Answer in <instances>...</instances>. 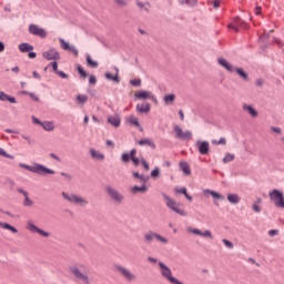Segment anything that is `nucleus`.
Returning <instances> with one entry per match:
<instances>
[{
  "instance_id": "nucleus-1",
  "label": "nucleus",
  "mask_w": 284,
  "mask_h": 284,
  "mask_svg": "<svg viewBox=\"0 0 284 284\" xmlns=\"http://www.w3.org/2000/svg\"><path fill=\"white\" fill-rule=\"evenodd\" d=\"M159 272L164 281H168L170 284H183L179 278L172 276V270L170 266L165 265L163 262H159Z\"/></svg>"
},
{
  "instance_id": "nucleus-2",
  "label": "nucleus",
  "mask_w": 284,
  "mask_h": 284,
  "mask_svg": "<svg viewBox=\"0 0 284 284\" xmlns=\"http://www.w3.org/2000/svg\"><path fill=\"white\" fill-rule=\"evenodd\" d=\"M163 199L166 203V207L169 210H172V212H175V214H179L180 216H187V211L185 209L181 207V203L176 202L174 199L163 195Z\"/></svg>"
},
{
  "instance_id": "nucleus-3",
  "label": "nucleus",
  "mask_w": 284,
  "mask_h": 284,
  "mask_svg": "<svg viewBox=\"0 0 284 284\" xmlns=\"http://www.w3.org/2000/svg\"><path fill=\"white\" fill-rule=\"evenodd\" d=\"M20 168H23L24 170H28L29 172H33L34 174H54V171L51 169L45 168L42 164H33V165H28L20 163Z\"/></svg>"
},
{
  "instance_id": "nucleus-4",
  "label": "nucleus",
  "mask_w": 284,
  "mask_h": 284,
  "mask_svg": "<svg viewBox=\"0 0 284 284\" xmlns=\"http://www.w3.org/2000/svg\"><path fill=\"white\" fill-rule=\"evenodd\" d=\"M114 270L128 283H134V281H136V274L132 273V271H130L128 267L122 266V265H115Z\"/></svg>"
},
{
  "instance_id": "nucleus-5",
  "label": "nucleus",
  "mask_w": 284,
  "mask_h": 284,
  "mask_svg": "<svg viewBox=\"0 0 284 284\" xmlns=\"http://www.w3.org/2000/svg\"><path fill=\"white\" fill-rule=\"evenodd\" d=\"M271 201H273L275 207H280L284 210V195L283 192L274 189L273 191L270 192L268 194Z\"/></svg>"
},
{
  "instance_id": "nucleus-6",
  "label": "nucleus",
  "mask_w": 284,
  "mask_h": 284,
  "mask_svg": "<svg viewBox=\"0 0 284 284\" xmlns=\"http://www.w3.org/2000/svg\"><path fill=\"white\" fill-rule=\"evenodd\" d=\"M186 232L189 234H194V236H201L202 239H210L211 241L214 239V235L212 234V231H210V230L201 231L199 229L187 226Z\"/></svg>"
},
{
  "instance_id": "nucleus-7",
  "label": "nucleus",
  "mask_w": 284,
  "mask_h": 284,
  "mask_svg": "<svg viewBox=\"0 0 284 284\" xmlns=\"http://www.w3.org/2000/svg\"><path fill=\"white\" fill-rule=\"evenodd\" d=\"M26 230L29 232H32L33 234H39L40 236H43L44 239H48L50 236V233L43 231L42 229H39V226L34 225V221L28 220L26 224Z\"/></svg>"
},
{
  "instance_id": "nucleus-8",
  "label": "nucleus",
  "mask_w": 284,
  "mask_h": 284,
  "mask_svg": "<svg viewBox=\"0 0 284 284\" xmlns=\"http://www.w3.org/2000/svg\"><path fill=\"white\" fill-rule=\"evenodd\" d=\"M105 192L108 193L110 199H112V201H114L115 203H123L124 196L116 189L112 187L111 185H106Z\"/></svg>"
},
{
  "instance_id": "nucleus-9",
  "label": "nucleus",
  "mask_w": 284,
  "mask_h": 284,
  "mask_svg": "<svg viewBox=\"0 0 284 284\" xmlns=\"http://www.w3.org/2000/svg\"><path fill=\"white\" fill-rule=\"evenodd\" d=\"M135 99H139L140 101H153V103H156V95H154V93H152V91H136L134 93Z\"/></svg>"
},
{
  "instance_id": "nucleus-10",
  "label": "nucleus",
  "mask_w": 284,
  "mask_h": 284,
  "mask_svg": "<svg viewBox=\"0 0 284 284\" xmlns=\"http://www.w3.org/2000/svg\"><path fill=\"white\" fill-rule=\"evenodd\" d=\"M29 32H30V34H33L34 37H40V39H45V37H48V31H45V29H43L37 24H30Z\"/></svg>"
},
{
  "instance_id": "nucleus-11",
  "label": "nucleus",
  "mask_w": 284,
  "mask_h": 284,
  "mask_svg": "<svg viewBox=\"0 0 284 284\" xmlns=\"http://www.w3.org/2000/svg\"><path fill=\"white\" fill-rule=\"evenodd\" d=\"M175 138L182 139L183 141L192 140V131H183L180 125L174 126Z\"/></svg>"
},
{
  "instance_id": "nucleus-12",
  "label": "nucleus",
  "mask_w": 284,
  "mask_h": 284,
  "mask_svg": "<svg viewBox=\"0 0 284 284\" xmlns=\"http://www.w3.org/2000/svg\"><path fill=\"white\" fill-rule=\"evenodd\" d=\"M195 148L200 152V154H202L203 156L210 154V142H207V141L199 140L195 143Z\"/></svg>"
},
{
  "instance_id": "nucleus-13",
  "label": "nucleus",
  "mask_w": 284,
  "mask_h": 284,
  "mask_svg": "<svg viewBox=\"0 0 284 284\" xmlns=\"http://www.w3.org/2000/svg\"><path fill=\"white\" fill-rule=\"evenodd\" d=\"M229 28L231 30H234L235 32H239L241 28H247V23L243 22V20H241L240 18H234L232 22L229 24Z\"/></svg>"
},
{
  "instance_id": "nucleus-14",
  "label": "nucleus",
  "mask_w": 284,
  "mask_h": 284,
  "mask_svg": "<svg viewBox=\"0 0 284 284\" xmlns=\"http://www.w3.org/2000/svg\"><path fill=\"white\" fill-rule=\"evenodd\" d=\"M42 55L47 61H59L61 59V54L54 49L43 52Z\"/></svg>"
},
{
  "instance_id": "nucleus-15",
  "label": "nucleus",
  "mask_w": 284,
  "mask_h": 284,
  "mask_svg": "<svg viewBox=\"0 0 284 284\" xmlns=\"http://www.w3.org/2000/svg\"><path fill=\"white\" fill-rule=\"evenodd\" d=\"M19 194H22L24 197L22 205L24 207H32L34 205V201L30 199V194L27 191H23V189H18Z\"/></svg>"
},
{
  "instance_id": "nucleus-16",
  "label": "nucleus",
  "mask_w": 284,
  "mask_h": 284,
  "mask_svg": "<svg viewBox=\"0 0 284 284\" xmlns=\"http://www.w3.org/2000/svg\"><path fill=\"white\" fill-rule=\"evenodd\" d=\"M242 110L244 112H246V114H250V116H252V119H256L258 116V111L256 109H254V105H252V104L244 103L242 105Z\"/></svg>"
},
{
  "instance_id": "nucleus-17",
  "label": "nucleus",
  "mask_w": 284,
  "mask_h": 284,
  "mask_svg": "<svg viewBox=\"0 0 284 284\" xmlns=\"http://www.w3.org/2000/svg\"><path fill=\"white\" fill-rule=\"evenodd\" d=\"M88 200L81 195H72V204L78 205V207H85L88 205Z\"/></svg>"
},
{
  "instance_id": "nucleus-18",
  "label": "nucleus",
  "mask_w": 284,
  "mask_h": 284,
  "mask_svg": "<svg viewBox=\"0 0 284 284\" xmlns=\"http://www.w3.org/2000/svg\"><path fill=\"white\" fill-rule=\"evenodd\" d=\"M89 154L93 161H105V154L101 153L100 151H97V149H90Z\"/></svg>"
},
{
  "instance_id": "nucleus-19",
  "label": "nucleus",
  "mask_w": 284,
  "mask_h": 284,
  "mask_svg": "<svg viewBox=\"0 0 284 284\" xmlns=\"http://www.w3.org/2000/svg\"><path fill=\"white\" fill-rule=\"evenodd\" d=\"M217 63L227 72H234V70H236V67L232 65V63L224 58H219Z\"/></svg>"
},
{
  "instance_id": "nucleus-20",
  "label": "nucleus",
  "mask_w": 284,
  "mask_h": 284,
  "mask_svg": "<svg viewBox=\"0 0 284 284\" xmlns=\"http://www.w3.org/2000/svg\"><path fill=\"white\" fill-rule=\"evenodd\" d=\"M141 186L134 185L131 187V193L132 194H145V192H148V186L145 185V183L140 182Z\"/></svg>"
},
{
  "instance_id": "nucleus-21",
  "label": "nucleus",
  "mask_w": 284,
  "mask_h": 284,
  "mask_svg": "<svg viewBox=\"0 0 284 284\" xmlns=\"http://www.w3.org/2000/svg\"><path fill=\"white\" fill-rule=\"evenodd\" d=\"M135 3L140 10V12H150L152 6L150 4V2H143L141 0H135Z\"/></svg>"
},
{
  "instance_id": "nucleus-22",
  "label": "nucleus",
  "mask_w": 284,
  "mask_h": 284,
  "mask_svg": "<svg viewBox=\"0 0 284 284\" xmlns=\"http://www.w3.org/2000/svg\"><path fill=\"white\" fill-rule=\"evenodd\" d=\"M113 70L115 71V74L113 75L111 72H106L105 79H108V81H114V83H119V68L114 67Z\"/></svg>"
},
{
  "instance_id": "nucleus-23",
  "label": "nucleus",
  "mask_w": 284,
  "mask_h": 284,
  "mask_svg": "<svg viewBox=\"0 0 284 284\" xmlns=\"http://www.w3.org/2000/svg\"><path fill=\"white\" fill-rule=\"evenodd\" d=\"M108 123L113 125V128H119L121 125V118L119 115H111L108 118Z\"/></svg>"
},
{
  "instance_id": "nucleus-24",
  "label": "nucleus",
  "mask_w": 284,
  "mask_h": 284,
  "mask_svg": "<svg viewBox=\"0 0 284 284\" xmlns=\"http://www.w3.org/2000/svg\"><path fill=\"white\" fill-rule=\"evenodd\" d=\"M138 145H146L148 148H151L152 150H154L156 148V144H154V141H152V139H143L138 141Z\"/></svg>"
},
{
  "instance_id": "nucleus-25",
  "label": "nucleus",
  "mask_w": 284,
  "mask_h": 284,
  "mask_svg": "<svg viewBox=\"0 0 284 284\" xmlns=\"http://www.w3.org/2000/svg\"><path fill=\"white\" fill-rule=\"evenodd\" d=\"M150 110H151V105H150V103H148V102H144V103H142V104H138L136 105V112H140V113H148V112H150Z\"/></svg>"
},
{
  "instance_id": "nucleus-26",
  "label": "nucleus",
  "mask_w": 284,
  "mask_h": 284,
  "mask_svg": "<svg viewBox=\"0 0 284 284\" xmlns=\"http://www.w3.org/2000/svg\"><path fill=\"white\" fill-rule=\"evenodd\" d=\"M165 105H174V101H176V95L174 93L166 94L163 98Z\"/></svg>"
},
{
  "instance_id": "nucleus-27",
  "label": "nucleus",
  "mask_w": 284,
  "mask_h": 284,
  "mask_svg": "<svg viewBox=\"0 0 284 284\" xmlns=\"http://www.w3.org/2000/svg\"><path fill=\"white\" fill-rule=\"evenodd\" d=\"M0 227L2 230H8V232H11V234H17V232H19V230H17V227H14L6 222H0Z\"/></svg>"
},
{
  "instance_id": "nucleus-28",
  "label": "nucleus",
  "mask_w": 284,
  "mask_h": 284,
  "mask_svg": "<svg viewBox=\"0 0 284 284\" xmlns=\"http://www.w3.org/2000/svg\"><path fill=\"white\" fill-rule=\"evenodd\" d=\"M227 201L233 205H237V203H241V196H239V194H229Z\"/></svg>"
},
{
  "instance_id": "nucleus-29",
  "label": "nucleus",
  "mask_w": 284,
  "mask_h": 284,
  "mask_svg": "<svg viewBox=\"0 0 284 284\" xmlns=\"http://www.w3.org/2000/svg\"><path fill=\"white\" fill-rule=\"evenodd\" d=\"M180 169L187 176H190L192 174V170L190 169V164H187V162H180Z\"/></svg>"
},
{
  "instance_id": "nucleus-30",
  "label": "nucleus",
  "mask_w": 284,
  "mask_h": 284,
  "mask_svg": "<svg viewBox=\"0 0 284 284\" xmlns=\"http://www.w3.org/2000/svg\"><path fill=\"white\" fill-rule=\"evenodd\" d=\"M0 101H9V103H17V99L14 97H10L4 92H0Z\"/></svg>"
},
{
  "instance_id": "nucleus-31",
  "label": "nucleus",
  "mask_w": 284,
  "mask_h": 284,
  "mask_svg": "<svg viewBox=\"0 0 284 284\" xmlns=\"http://www.w3.org/2000/svg\"><path fill=\"white\" fill-rule=\"evenodd\" d=\"M128 123L131 125H134L135 128H141V123H139V118L134 115H129L126 119Z\"/></svg>"
},
{
  "instance_id": "nucleus-32",
  "label": "nucleus",
  "mask_w": 284,
  "mask_h": 284,
  "mask_svg": "<svg viewBox=\"0 0 284 284\" xmlns=\"http://www.w3.org/2000/svg\"><path fill=\"white\" fill-rule=\"evenodd\" d=\"M156 232H148L144 234V241H146L148 243H152V241H156Z\"/></svg>"
},
{
  "instance_id": "nucleus-33",
  "label": "nucleus",
  "mask_w": 284,
  "mask_h": 284,
  "mask_svg": "<svg viewBox=\"0 0 284 284\" xmlns=\"http://www.w3.org/2000/svg\"><path fill=\"white\" fill-rule=\"evenodd\" d=\"M155 241H158V243H161V245H168V243H170V239L156 233L155 235Z\"/></svg>"
},
{
  "instance_id": "nucleus-34",
  "label": "nucleus",
  "mask_w": 284,
  "mask_h": 284,
  "mask_svg": "<svg viewBox=\"0 0 284 284\" xmlns=\"http://www.w3.org/2000/svg\"><path fill=\"white\" fill-rule=\"evenodd\" d=\"M75 102L79 105H84V103H88V95H85V94H78L77 98H75Z\"/></svg>"
},
{
  "instance_id": "nucleus-35",
  "label": "nucleus",
  "mask_w": 284,
  "mask_h": 284,
  "mask_svg": "<svg viewBox=\"0 0 284 284\" xmlns=\"http://www.w3.org/2000/svg\"><path fill=\"white\" fill-rule=\"evenodd\" d=\"M204 194H211V196H213V199H217L223 201V199H225L223 195H221V193H216L215 191L212 190H204Z\"/></svg>"
},
{
  "instance_id": "nucleus-36",
  "label": "nucleus",
  "mask_w": 284,
  "mask_h": 284,
  "mask_svg": "<svg viewBox=\"0 0 284 284\" xmlns=\"http://www.w3.org/2000/svg\"><path fill=\"white\" fill-rule=\"evenodd\" d=\"M19 50H20V52H30V51L34 50V48L28 43H21V44H19Z\"/></svg>"
},
{
  "instance_id": "nucleus-37",
  "label": "nucleus",
  "mask_w": 284,
  "mask_h": 284,
  "mask_svg": "<svg viewBox=\"0 0 284 284\" xmlns=\"http://www.w3.org/2000/svg\"><path fill=\"white\" fill-rule=\"evenodd\" d=\"M131 161L133 163V165H139L141 163V160H139V158H136V149L131 150Z\"/></svg>"
},
{
  "instance_id": "nucleus-38",
  "label": "nucleus",
  "mask_w": 284,
  "mask_h": 284,
  "mask_svg": "<svg viewBox=\"0 0 284 284\" xmlns=\"http://www.w3.org/2000/svg\"><path fill=\"white\" fill-rule=\"evenodd\" d=\"M133 176L138 183H148V179L144 175L139 174V172H133Z\"/></svg>"
},
{
  "instance_id": "nucleus-39",
  "label": "nucleus",
  "mask_w": 284,
  "mask_h": 284,
  "mask_svg": "<svg viewBox=\"0 0 284 284\" xmlns=\"http://www.w3.org/2000/svg\"><path fill=\"white\" fill-rule=\"evenodd\" d=\"M234 72H236V74H239V77H241L244 81H247V73L245 72V70L241 68H235Z\"/></svg>"
},
{
  "instance_id": "nucleus-40",
  "label": "nucleus",
  "mask_w": 284,
  "mask_h": 284,
  "mask_svg": "<svg viewBox=\"0 0 284 284\" xmlns=\"http://www.w3.org/2000/svg\"><path fill=\"white\" fill-rule=\"evenodd\" d=\"M43 130H45L47 132H52V130H54V123L52 122H44L41 123Z\"/></svg>"
},
{
  "instance_id": "nucleus-41",
  "label": "nucleus",
  "mask_w": 284,
  "mask_h": 284,
  "mask_svg": "<svg viewBox=\"0 0 284 284\" xmlns=\"http://www.w3.org/2000/svg\"><path fill=\"white\" fill-rule=\"evenodd\" d=\"M87 63L91 68H99V62L92 60V57H90V55H87Z\"/></svg>"
},
{
  "instance_id": "nucleus-42",
  "label": "nucleus",
  "mask_w": 284,
  "mask_h": 284,
  "mask_svg": "<svg viewBox=\"0 0 284 284\" xmlns=\"http://www.w3.org/2000/svg\"><path fill=\"white\" fill-rule=\"evenodd\" d=\"M235 155L232 153H226V155L223 158V163H232L234 161Z\"/></svg>"
},
{
  "instance_id": "nucleus-43",
  "label": "nucleus",
  "mask_w": 284,
  "mask_h": 284,
  "mask_svg": "<svg viewBox=\"0 0 284 284\" xmlns=\"http://www.w3.org/2000/svg\"><path fill=\"white\" fill-rule=\"evenodd\" d=\"M78 72L81 79H88V72H85V69H83L81 64H78Z\"/></svg>"
},
{
  "instance_id": "nucleus-44",
  "label": "nucleus",
  "mask_w": 284,
  "mask_h": 284,
  "mask_svg": "<svg viewBox=\"0 0 284 284\" xmlns=\"http://www.w3.org/2000/svg\"><path fill=\"white\" fill-rule=\"evenodd\" d=\"M260 203H263L262 199H257V201L253 204V210L258 214L261 212V205Z\"/></svg>"
},
{
  "instance_id": "nucleus-45",
  "label": "nucleus",
  "mask_w": 284,
  "mask_h": 284,
  "mask_svg": "<svg viewBox=\"0 0 284 284\" xmlns=\"http://www.w3.org/2000/svg\"><path fill=\"white\" fill-rule=\"evenodd\" d=\"M159 176H161V169L155 168V169L151 172V178H152V179H159Z\"/></svg>"
},
{
  "instance_id": "nucleus-46",
  "label": "nucleus",
  "mask_w": 284,
  "mask_h": 284,
  "mask_svg": "<svg viewBox=\"0 0 284 284\" xmlns=\"http://www.w3.org/2000/svg\"><path fill=\"white\" fill-rule=\"evenodd\" d=\"M59 42H60L62 50H70V43L65 42V40L60 39Z\"/></svg>"
},
{
  "instance_id": "nucleus-47",
  "label": "nucleus",
  "mask_w": 284,
  "mask_h": 284,
  "mask_svg": "<svg viewBox=\"0 0 284 284\" xmlns=\"http://www.w3.org/2000/svg\"><path fill=\"white\" fill-rule=\"evenodd\" d=\"M225 143H227V141L225 140V138H221L220 141L212 140V144H213V145H225Z\"/></svg>"
},
{
  "instance_id": "nucleus-48",
  "label": "nucleus",
  "mask_w": 284,
  "mask_h": 284,
  "mask_svg": "<svg viewBox=\"0 0 284 284\" xmlns=\"http://www.w3.org/2000/svg\"><path fill=\"white\" fill-rule=\"evenodd\" d=\"M122 161H123L124 163H130V161H132L131 153H124V154H122Z\"/></svg>"
},
{
  "instance_id": "nucleus-49",
  "label": "nucleus",
  "mask_w": 284,
  "mask_h": 284,
  "mask_svg": "<svg viewBox=\"0 0 284 284\" xmlns=\"http://www.w3.org/2000/svg\"><path fill=\"white\" fill-rule=\"evenodd\" d=\"M222 243H224L225 247H227L229 250H234V243H232L229 240H222Z\"/></svg>"
},
{
  "instance_id": "nucleus-50",
  "label": "nucleus",
  "mask_w": 284,
  "mask_h": 284,
  "mask_svg": "<svg viewBox=\"0 0 284 284\" xmlns=\"http://www.w3.org/2000/svg\"><path fill=\"white\" fill-rule=\"evenodd\" d=\"M0 156H4L6 159H14V155H10L8 154V152H6V150L0 148Z\"/></svg>"
},
{
  "instance_id": "nucleus-51",
  "label": "nucleus",
  "mask_w": 284,
  "mask_h": 284,
  "mask_svg": "<svg viewBox=\"0 0 284 284\" xmlns=\"http://www.w3.org/2000/svg\"><path fill=\"white\" fill-rule=\"evenodd\" d=\"M114 2L119 8H125V6H128V0H114Z\"/></svg>"
},
{
  "instance_id": "nucleus-52",
  "label": "nucleus",
  "mask_w": 284,
  "mask_h": 284,
  "mask_svg": "<svg viewBox=\"0 0 284 284\" xmlns=\"http://www.w3.org/2000/svg\"><path fill=\"white\" fill-rule=\"evenodd\" d=\"M131 85H135L136 88H140L141 85V79H133L130 81Z\"/></svg>"
},
{
  "instance_id": "nucleus-53",
  "label": "nucleus",
  "mask_w": 284,
  "mask_h": 284,
  "mask_svg": "<svg viewBox=\"0 0 284 284\" xmlns=\"http://www.w3.org/2000/svg\"><path fill=\"white\" fill-rule=\"evenodd\" d=\"M23 94H28L30 97V99H33V101H39V97H37L34 93L23 91Z\"/></svg>"
},
{
  "instance_id": "nucleus-54",
  "label": "nucleus",
  "mask_w": 284,
  "mask_h": 284,
  "mask_svg": "<svg viewBox=\"0 0 284 284\" xmlns=\"http://www.w3.org/2000/svg\"><path fill=\"white\" fill-rule=\"evenodd\" d=\"M175 192H178V194H186L187 193V189L185 187H176Z\"/></svg>"
},
{
  "instance_id": "nucleus-55",
  "label": "nucleus",
  "mask_w": 284,
  "mask_h": 284,
  "mask_svg": "<svg viewBox=\"0 0 284 284\" xmlns=\"http://www.w3.org/2000/svg\"><path fill=\"white\" fill-rule=\"evenodd\" d=\"M273 43H277L278 48H281L282 50H284V44H283V42H281L278 39L274 38V39H273Z\"/></svg>"
},
{
  "instance_id": "nucleus-56",
  "label": "nucleus",
  "mask_w": 284,
  "mask_h": 284,
  "mask_svg": "<svg viewBox=\"0 0 284 284\" xmlns=\"http://www.w3.org/2000/svg\"><path fill=\"white\" fill-rule=\"evenodd\" d=\"M211 4L213 6V8H220L221 6V0H212Z\"/></svg>"
},
{
  "instance_id": "nucleus-57",
  "label": "nucleus",
  "mask_w": 284,
  "mask_h": 284,
  "mask_svg": "<svg viewBox=\"0 0 284 284\" xmlns=\"http://www.w3.org/2000/svg\"><path fill=\"white\" fill-rule=\"evenodd\" d=\"M141 163L144 168V170H150V164L148 163V161H145V159H141Z\"/></svg>"
},
{
  "instance_id": "nucleus-58",
  "label": "nucleus",
  "mask_w": 284,
  "mask_h": 284,
  "mask_svg": "<svg viewBox=\"0 0 284 284\" xmlns=\"http://www.w3.org/2000/svg\"><path fill=\"white\" fill-rule=\"evenodd\" d=\"M89 83H91V85H95L97 84V77L90 75Z\"/></svg>"
},
{
  "instance_id": "nucleus-59",
  "label": "nucleus",
  "mask_w": 284,
  "mask_h": 284,
  "mask_svg": "<svg viewBox=\"0 0 284 284\" xmlns=\"http://www.w3.org/2000/svg\"><path fill=\"white\" fill-rule=\"evenodd\" d=\"M268 236H278V230H270Z\"/></svg>"
},
{
  "instance_id": "nucleus-60",
  "label": "nucleus",
  "mask_w": 284,
  "mask_h": 284,
  "mask_svg": "<svg viewBox=\"0 0 284 284\" xmlns=\"http://www.w3.org/2000/svg\"><path fill=\"white\" fill-rule=\"evenodd\" d=\"M52 69L55 72V74L59 72V64L57 62H51Z\"/></svg>"
},
{
  "instance_id": "nucleus-61",
  "label": "nucleus",
  "mask_w": 284,
  "mask_h": 284,
  "mask_svg": "<svg viewBox=\"0 0 284 284\" xmlns=\"http://www.w3.org/2000/svg\"><path fill=\"white\" fill-rule=\"evenodd\" d=\"M55 74H59L61 79H68V74H65L63 71H58Z\"/></svg>"
},
{
  "instance_id": "nucleus-62",
  "label": "nucleus",
  "mask_w": 284,
  "mask_h": 284,
  "mask_svg": "<svg viewBox=\"0 0 284 284\" xmlns=\"http://www.w3.org/2000/svg\"><path fill=\"white\" fill-rule=\"evenodd\" d=\"M62 196L65 199V201H72V197H70L65 192H62Z\"/></svg>"
},
{
  "instance_id": "nucleus-63",
  "label": "nucleus",
  "mask_w": 284,
  "mask_h": 284,
  "mask_svg": "<svg viewBox=\"0 0 284 284\" xmlns=\"http://www.w3.org/2000/svg\"><path fill=\"white\" fill-rule=\"evenodd\" d=\"M272 132H275L276 134H281V128L273 126Z\"/></svg>"
},
{
  "instance_id": "nucleus-64",
  "label": "nucleus",
  "mask_w": 284,
  "mask_h": 284,
  "mask_svg": "<svg viewBox=\"0 0 284 284\" xmlns=\"http://www.w3.org/2000/svg\"><path fill=\"white\" fill-rule=\"evenodd\" d=\"M254 13L255 14H261V7H255Z\"/></svg>"
}]
</instances>
